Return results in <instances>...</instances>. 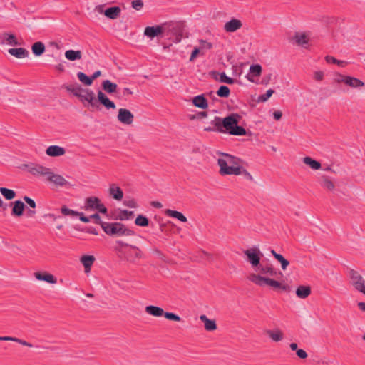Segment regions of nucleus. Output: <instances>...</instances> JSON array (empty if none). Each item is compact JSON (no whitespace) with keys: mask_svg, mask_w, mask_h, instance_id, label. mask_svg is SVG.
<instances>
[{"mask_svg":"<svg viewBox=\"0 0 365 365\" xmlns=\"http://www.w3.org/2000/svg\"><path fill=\"white\" fill-rule=\"evenodd\" d=\"M102 229L104 232L113 237H131L135 235L132 229L128 227L121 222H106L102 223Z\"/></svg>","mask_w":365,"mask_h":365,"instance_id":"obj_3","label":"nucleus"},{"mask_svg":"<svg viewBox=\"0 0 365 365\" xmlns=\"http://www.w3.org/2000/svg\"><path fill=\"white\" fill-rule=\"evenodd\" d=\"M241 116L238 113H233L224 118L215 116L210 124L217 127L218 133L242 136L245 135L247 132L243 127L238 125Z\"/></svg>","mask_w":365,"mask_h":365,"instance_id":"obj_1","label":"nucleus"},{"mask_svg":"<svg viewBox=\"0 0 365 365\" xmlns=\"http://www.w3.org/2000/svg\"><path fill=\"white\" fill-rule=\"evenodd\" d=\"M123 205L130 208H136L138 206L136 201L133 198H125Z\"/></svg>","mask_w":365,"mask_h":365,"instance_id":"obj_50","label":"nucleus"},{"mask_svg":"<svg viewBox=\"0 0 365 365\" xmlns=\"http://www.w3.org/2000/svg\"><path fill=\"white\" fill-rule=\"evenodd\" d=\"M134 215V212L133 211H128L127 210H120L119 214L115 216V220H119L121 221L128 220L133 218Z\"/></svg>","mask_w":365,"mask_h":365,"instance_id":"obj_40","label":"nucleus"},{"mask_svg":"<svg viewBox=\"0 0 365 365\" xmlns=\"http://www.w3.org/2000/svg\"><path fill=\"white\" fill-rule=\"evenodd\" d=\"M115 243L117 245L121 247H129L128 250L124 252V258L128 262L134 263L137 259H139L143 257V252L137 246L130 245L121 240H116Z\"/></svg>","mask_w":365,"mask_h":365,"instance_id":"obj_5","label":"nucleus"},{"mask_svg":"<svg viewBox=\"0 0 365 365\" xmlns=\"http://www.w3.org/2000/svg\"><path fill=\"white\" fill-rule=\"evenodd\" d=\"M314 78L317 81H322L324 78V73L322 71H315L314 73Z\"/></svg>","mask_w":365,"mask_h":365,"instance_id":"obj_61","label":"nucleus"},{"mask_svg":"<svg viewBox=\"0 0 365 365\" xmlns=\"http://www.w3.org/2000/svg\"><path fill=\"white\" fill-rule=\"evenodd\" d=\"M15 342H17L23 346H28V347H33V345L29 343V342H27L26 341H24V340H22V339H20L19 338H16V339H15Z\"/></svg>","mask_w":365,"mask_h":365,"instance_id":"obj_60","label":"nucleus"},{"mask_svg":"<svg viewBox=\"0 0 365 365\" xmlns=\"http://www.w3.org/2000/svg\"><path fill=\"white\" fill-rule=\"evenodd\" d=\"M247 279L249 281L260 287L269 285L275 289L279 288V287H281V283L279 282L278 281L265 277H262L259 274L255 273L250 274L247 277Z\"/></svg>","mask_w":365,"mask_h":365,"instance_id":"obj_7","label":"nucleus"},{"mask_svg":"<svg viewBox=\"0 0 365 365\" xmlns=\"http://www.w3.org/2000/svg\"><path fill=\"white\" fill-rule=\"evenodd\" d=\"M89 217H90V219L95 220V223L100 225L101 227H102V223H106V222H103L101 220V217L98 213L91 215Z\"/></svg>","mask_w":365,"mask_h":365,"instance_id":"obj_55","label":"nucleus"},{"mask_svg":"<svg viewBox=\"0 0 365 365\" xmlns=\"http://www.w3.org/2000/svg\"><path fill=\"white\" fill-rule=\"evenodd\" d=\"M0 192L7 200H11L16 197V192L13 190L9 188L1 187Z\"/></svg>","mask_w":365,"mask_h":365,"instance_id":"obj_44","label":"nucleus"},{"mask_svg":"<svg viewBox=\"0 0 365 365\" xmlns=\"http://www.w3.org/2000/svg\"><path fill=\"white\" fill-rule=\"evenodd\" d=\"M192 103L196 107L202 109H205L207 107V101L206 98L202 95L195 96L193 98Z\"/></svg>","mask_w":365,"mask_h":365,"instance_id":"obj_39","label":"nucleus"},{"mask_svg":"<svg viewBox=\"0 0 365 365\" xmlns=\"http://www.w3.org/2000/svg\"><path fill=\"white\" fill-rule=\"evenodd\" d=\"M77 76L78 80L86 86H91L93 83L92 78L91 77L87 76L83 72H78L77 73Z\"/></svg>","mask_w":365,"mask_h":365,"instance_id":"obj_46","label":"nucleus"},{"mask_svg":"<svg viewBox=\"0 0 365 365\" xmlns=\"http://www.w3.org/2000/svg\"><path fill=\"white\" fill-rule=\"evenodd\" d=\"M265 333L274 342L281 341L284 339V333L279 328L274 329H267L265 330Z\"/></svg>","mask_w":365,"mask_h":365,"instance_id":"obj_17","label":"nucleus"},{"mask_svg":"<svg viewBox=\"0 0 365 365\" xmlns=\"http://www.w3.org/2000/svg\"><path fill=\"white\" fill-rule=\"evenodd\" d=\"M11 205H13L11 215L16 217L21 216L25 209L24 203L21 200H16Z\"/></svg>","mask_w":365,"mask_h":365,"instance_id":"obj_20","label":"nucleus"},{"mask_svg":"<svg viewBox=\"0 0 365 365\" xmlns=\"http://www.w3.org/2000/svg\"><path fill=\"white\" fill-rule=\"evenodd\" d=\"M240 173L239 175H242L246 179L249 180H252L253 178L252 175L245 169H244L242 167L240 166Z\"/></svg>","mask_w":365,"mask_h":365,"instance_id":"obj_54","label":"nucleus"},{"mask_svg":"<svg viewBox=\"0 0 365 365\" xmlns=\"http://www.w3.org/2000/svg\"><path fill=\"white\" fill-rule=\"evenodd\" d=\"M199 53H200V48L197 47L194 48V49L191 53V56L190 57V61H194V59L197 57V56L198 55Z\"/></svg>","mask_w":365,"mask_h":365,"instance_id":"obj_59","label":"nucleus"},{"mask_svg":"<svg viewBox=\"0 0 365 365\" xmlns=\"http://www.w3.org/2000/svg\"><path fill=\"white\" fill-rule=\"evenodd\" d=\"M24 201H25V202H26V203H27V204H28V205H29L31 208H34H34H36V205L35 201H34L33 199H31V198H30V197H27V196H24Z\"/></svg>","mask_w":365,"mask_h":365,"instance_id":"obj_56","label":"nucleus"},{"mask_svg":"<svg viewBox=\"0 0 365 365\" xmlns=\"http://www.w3.org/2000/svg\"><path fill=\"white\" fill-rule=\"evenodd\" d=\"M86 211L98 210L99 212L103 214L107 213V208L101 202V200L97 197H90L85 200V204L83 207Z\"/></svg>","mask_w":365,"mask_h":365,"instance_id":"obj_9","label":"nucleus"},{"mask_svg":"<svg viewBox=\"0 0 365 365\" xmlns=\"http://www.w3.org/2000/svg\"><path fill=\"white\" fill-rule=\"evenodd\" d=\"M66 89L72 93L75 96L79 97V95L82 91V87L78 84H70L65 86Z\"/></svg>","mask_w":365,"mask_h":365,"instance_id":"obj_42","label":"nucleus"},{"mask_svg":"<svg viewBox=\"0 0 365 365\" xmlns=\"http://www.w3.org/2000/svg\"><path fill=\"white\" fill-rule=\"evenodd\" d=\"M78 216L79 217L80 220L83 222L86 223L90 222V217L85 216L82 212H79V215Z\"/></svg>","mask_w":365,"mask_h":365,"instance_id":"obj_62","label":"nucleus"},{"mask_svg":"<svg viewBox=\"0 0 365 365\" xmlns=\"http://www.w3.org/2000/svg\"><path fill=\"white\" fill-rule=\"evenodd\" d=\"M35 277L39 281H45L50 284H56L57 282L56 278L51 274L48 272H35Z\"/></svg>","mask_w":365,"mask_h":365,"instance_id":"obj_19","label":"nucleus"},{"mask_svg":"<svg viewBox=\"0 0 365 365\" xmlns=\"http://www.w3.org/2000/svg\"><path fill=\"white\" fill-rule=\"evenodd\" d=\"M8 52L17 58H26L29 55V52L24 48H9Z\"/></svg>","mask_w":365,"mask_h":365,"instance_id":"obj_23","label":"nucleus"},{"mask_svg":"<svg viewBox=\"0 0 365 365\" xmlns=\"http://www.w3.org/2000/svg\"><path fill=\"white\" fill-rule=\"evenodd\" d=\"M65 57L71 61L81 60L82 58V52L79 50H68L65 52Z\"/></svg>","mask_w":365,"mask_h":365,"instance_id":"obj_32","label":"nucleus"},{"mask_svg":"<svg viewBox=\"0 0 365 365\" xmlns=\"http://www.w3.org/2000/svg\"><path fill=\"white\" fill-rule=\"evenodd\" d=\"M4 37L5 43H8L11 46H18L19 43L17 41L16 38L13 34H9L8 33H4L1 34Z\"/></svg>","mask_w":365,"mask_h":365,"instance_id":"obj_43","label":"nucleus"},{"mask_svg":"<svg viewBox=\"0 0 365 365\" xmlns=\"http://www.w3.org/2000/svg\"><path fill=\"white\" fill-rule=\"evenodd\" d=\"M164 37H168L175 43H179L183 36L185 24L182 21H170L163 24Z\"/></svg>","mask_w":365,"mask_h":365,"instance_id":"obj_4","label":"nucleus"},{"mask_svg":"<svg viewBox=\"0 0 365 365\" xmlns=\"http://www.w3.org/2000/svg\"><path fill=\"white\" fill-rule=\"evenodd\" d=\"M342 81L347 86H349L352 88H360L364 86V83L360 79L351 77V76H345Z\"/></svg>","mask_w":365,"mask_h":365,"instance_id":"obj_21","label":"nucleus"},{"mask_svg":"<svg viewBox=\"0 0 365 365\" xmlns=\"http://www.w3.org/2000/svg\"><path fill=\"white\" fill-rule=\"evenodd\" d=\"M101 86L103 91L109 94L116 92L118 88L117 84L111 82L110 80H104Z\"/></svg>","mask_w":365,"mask_h":365,"instance_id":"obj_28","label":"nucleus"},{"mask_svg":"<svg viewBox=\"0 0 365 365\" xmlns=\"http://www.w3.org/2000/svg\"><path fill=\"white\" fill-rule=\"evenodd\" d=\"M164 30L163 24L155 26H147L144 30V35L150 38L159 36L164 37Z\"/></svg>","mask_w":365,"mask_h":365,"instance_id":"obj_13","label":"nucleus"},{"mask_svg":"<svg viewBox=\"0 0 365 365\" xmlns=\"http://www.w3.org/2000/svg\"><path fill=\"white\" fill-rule=\"evenodd\" d=\"M78 98L84 104L85 102H87L91 107L98 108L95 93L91 89L83 88Z\"/></svg>","mask_w":365,"mask_h":365,"instance_id":"obj_11","label":"nucleus"},{"mask_svg":"<svg viewBox=\"0 0 365 365\" xmlns=\"http://www.w3.org/2000/svg\"><path fill=\"white\" fill-rule=\"evenodd\" d=\"M145 311L148 314L157 317H162L164 314V310L161 307L153 305L145 307Z\"/></svg>","mask_w":365,"mask_h":365,"instance_id":"obj_25","label":"nucleus"},{"mask_svg":"<svg viewBox=\"0 0 365 365\" xmlns=\"http://www.w3.org/2000/svg\"><path fill=\"white\" fill-rule=\"evenodd\" d=\"M311 294V288L309 286L301 285L296 289V295L300 299H306Z\"/></svg>","mask_w":365,"mask_h":365,"instance_id":"obj_27","label":"nucleus"},{"mask_svg":"<svg viewBox=\"0 0 365 365\" xmlns=\"http://www.w3.org/2000/svg\"><path fill=\"white\" fill-rule=\"evenodd\" d=\"M222 158L217 160L220 166V173L222 175H239L240 166L238 158L226 153H222Z\"/></svg>","mask_w":365,"mask_h":365,"instance_id":"obj_2","label":"nucleus"},{"mask_svg":"<svg viewBox=\"0 0 365 365\" xmlns=\"http://www.w3.org/2000/svg\"><path fill=\"white\" fill-rule=\"evenodd\" d=\"M95 261V257L93 255H83L81 258V262L85 267V272H88L91 267Z\"/></svg>","mask_w":365,"mask_h":365,"instance_id":"obj_30","label":"nucleus"},{"mask_svg":"<svg viewBox=\"0 0 365 365\" xmlns=\"http://www.w3.org/2000/svg\"><path fill=\"white\" fill-rule=\"evenodd\" d=\"M247 262L253 268L257 267L260 264V255L262 253L259 248L254 247L244 250Z\"/></svg>","mask_w":365,"mask_h":365,"instance_id":"obj_10","label":"nucleus"},{"mask_svg":"<svg viewBox=\"0 0 365 365\" xmlns=\"http://www.w3.org/2000/svg\"><path fill=\"white\" fill-rule=\"evenodd\" d=\"M212 125V126L205 127L204 130L207 132H218L217 127L215 125Z\"/></svg>","mask_w":365,"mask_h":365,"instance_id":"obj_63","label":"nucleus"},{"mask_svg":"<svg viewBox=\"0 0 365 365\" xmlns=\"http://www.w3.org/2000/svg\"><path fill=\"white\" fill-rule=\"evenodd\" d=\"M230 93V88L226 86H221L217 91L218 96L222 98H227Z\"/></svg>","mask_w":365,"mask_h":365,"instance_id":"obj_48","label":"nucleus"},{"mask_svg":"<svg viewBox=\"0 0 365 365\" xmlns=\"http://www.w3.org/2000/svg\"><path fill=\"white\" fill-rule=\"evenodd\" d=\"M131 5L135 10L140 11L143 9L144 4L142 0H134L132 1Z\"/></svg>","mask_w":365,"mask_h":365,"instance_id":"obj_52","label":"nucleus"},{"mask_svg":"<svg viewBox=\"0 0 365 365\" xmlns=\"http://www.w3.org/2000/svg\"><path fill=\"white\" fill-rule=\"evenodd\" d=\"M31 50L35 56H41L45 52V45L41 41H37L31 46Z\"/></svg>","mask_w":365,"mask_h":365,"instance_id":"obj_38","label":"nucleus"},{"mask_svg":"<svg viewBox=\"0 0 365 365\" xmlns=\"http://www.w3.org/2000/svg\"><path fill=\"white\" fill-rule=\"evenodd\" d=\"M97 103L99 102L101 104L104 106L107 109H115V104L110 101L108 96L101 91H98L97 93Z\"/></svg>","mask_w":365,"mask_h":365,"instance_id":"obj_15","label":"nucleus"},{"mask_svg":"<svg viewBox=\"0 0 365 365\" xmlns=\"http://www.w3.org/2000/svg\"><path fill=\"white\" fill-rule=\"evenodd\" d=\"M212 76L215 80H218L222 83L232 84L235 82V79L227 76L225 72L220 73L217 72H213Z\"/></svg>","mask_w":365,"mask_h":365,"instance_id":"obj_31","label":"nucleus"},{"mask_svg":"<svg viewBox=\"0 0 365 365\" xmlns=\"http://www.w3.org/2000/svg\"><path fill=\"white\" fill-rule=\"evenodd\" d=\"M257 268L262 274H267L271 277H274L277 274L276 269L271 264L263 266L259 264Z\"/></svg>","mask_w":365,"mask_h":365,"instance_id":"obj_36","label":"nucleus"},{"mask_svg":"<svg viewBox=\"0 0 365 365\" xmlns=\"http://www.w3.org/2000/svg\"><path fill=\"white\" fill-rule=\"evenodd\" d=\"M46 153L51 157H58L63 155L66 153V150L58 145H51L47 148Z\"/></svg>","mask_w":365,"mask_h":365,"instance_id":"obj_18","label":"nucleus"},{"mask_svg":"<svg viewBox=\"0 0 365 365\" xmlns=\"http://www.w3.org/2000/svg\"><path fill=\"white\" fill-rule=\"evenodd\" d=\"M319 183L322 187L329 190H333L335 187L332 180L326 175H322L320 177Z\"/></svg>","mask_w":365,"mask_h":365,"instance_id":"obj_34","label":"nucleus"},{"mask_svg":"<svg viewBox=\"0 0 365 365\" xmlns=\"http://www.w3.org/2000/svg\"><path fill=\"white\" fill-rule=\"evenodd\" d=\"M200 319L202 322H204L205 329L207 331H212L217 329V325L215 320L208 319L205 315H201Z\"/></svg>","mask_w":365,"mask_h":365,"instance_id":"obj_29","label":"nucleus"},{"mask_svg":"<svg viewBox=\"0 0 365 365\" xmlns=\"http://www.w3.org/2000/svg\"><path fill=\"white\" fill-rule=\"evenodd\" d=\"M118 120L124 125H130L133 122V114L126 108H120L117 116Z\"/></svg>","mask_w":365,"mask_h":365,"instance_id":"obj_12","label":"nucleus"},{"mask_svg":"<svg viewBox=\"0 0 365 365\" xmlns=\"http://www.w3.org/2000/svg\"><path fill=\"white\" fill-rule=\"evenodd\" d=\"M21 168L26 169L29 173L34 176H46L48 177L51 174V169L39 164L28 163L23 164Z\"/></svg>","mask_w":365,"mask_h":365,"instance_id":"obj_8","label":"nucleus"},{"mask_svg":"<svg viewBox=\"0 0 365 365\" xmlns=\"http://www.w3.org/2000/svg\"><path fill=\"white\" fill-rule=\"evenodd\" d=\"M347 275L349 279V284L354 289L365 295V279L361 274L353 269H348Z\"/></svg>","mask_w":365,"mask_h":365,"instance_id":"obj_6","label":"nucleus"},{"mask_svg":"<svg viewBox=\"0 0 365 365\" xmlns=\"http://www.w3.org/2000/svg\"><path fill=\"white\" fill-rule=\"evenodd\" d=\"M302 160L304 164L309 166L313 170H316L321 168V163L319 161L312 159L311 157H304Z\"/></svg>","mask_w":365,"mask_h":365,"instance_id":"obj_41","label":"nucleus"},{"mask_svg":"<svg viewBox=\"0 0 365 365\" xmlns=\"http://www.w3.org/2000/svg\"><path fill=\"white\" fill-rule=\"evenodd\" d=\"M200 47L202 49H210L212 48V44L204 40L200 41Z\"/></svg>","mask_w":365,"mask_h":365,"instance_id":"obj_57","label":"nucleus"},{"mask_svg":"<svg viewBox=\"0 0 365 365\" xmlns=\"http://www.w3.org/2000/svg\"><path fill=\"white\" fill-rule=\"evenodd\" d=\"M47 180L57 186L66 187L70 186L69 182L61 175L55 174L51 170V174H48Z\"/></svg>","mask_w":365,"mask_h":365,"instance_id":"obj_14","label":"nucleus"},{"mask_svg":"<svg viewBox=\"0 0 365 365\" xmlns=\"http://www.w3.org/2000/svg\"><path fill=\"white\" fill-rule=\"evenodd\" d=\"M262 73V66L259 64L252 65L250 67V73L247 75V79L251 82H255L254 77H258Z\"/></svg>","mask_w":365,"mask_h":365,"instance_id":"obj_22","label":"nucleus"},{"mask_svg":"<svg viewBox=\"0 0 365 365\" xmlns=\"http://www.w3.org/2000/svg\"><path fill=\"white\" fill-rule=\"evenodd\" d=\"M61 213L65 216H72L77 217L79 215V212L73 210L68 208L66 206H63L61 209Z\"/></svg>","mask_w":365,"mask_h":365,"instance_id":"obj_49","label":"nucleus"},{"mask_svg":"<svg viewBox=\"0 0 365 365\" xmlns=\"http://www.w3.org/2000/svg\"><path fill=\"white\" fill-rule=\"evenodd\" d=\"M109 194L113 197V198L117 200H121L123 197V192L122 190L114 184L110 186Z\"/></svg>","mask_w":365,"mask_h":365,"instance_id":"obj_26","label":"nucleus"},{"mask_svg":"<svg viewBox=\"0 0 365 365\" xmlns=\"http://www.w3.org/2000/svg\"><path fill=\"white\" fill-rule=\"evenodd\" d=\"M273 93H274V91L272 89L267 90L264 94H263L259 97V101H261V102L267 101L269 98V97L273 94Z\"/></svg>","mask_w":365,"mask_h":365,"instance_id":"obj_53","label":"nucleus"},{"mask_svg":"<svg viewBox=\"0 0 365 365\" xmlns=\"http://www.w3.org/2000/svg\"><path fill=\"white\" fill-rule=\"evenodd\" d=\"M271 253L274 256V257L281 264V267L282 270H286L288 265L289 264V262L281 254H278L274 250H271Z\"/></svg>","mask_w":365,"mask_h":365,"instance_id":"obj_37","label":"nucleus"},{"mask_svg":"<svg viewBox=\"0 0 365 365\" xmlns=\"http://www.w3.org/2000/svg\"><path fill=\"white\" fill-rule=\"evenodd\" d=\"M274 118L277 120H279L281 119L282 116V113L281 111H275L273 113Z\"/></svg>","mask_w":365,"mask_h":365,"instance_id":"obj_64","label":"nucleus"},{"mask_svg":"<svg viewBox=\"0 0 365 365\" xmlns=\"http://www.w3.org/2000/svg\"><path fill=\"white\" fill-rule=\"evenodd\" d=\"M325 60L329 63L337 64L338 66H339L341 67H344L345 66L347 65V62H346L344 61L337 60L336 58H335L334 57L331 56H327L325 57Z\"/></svg>","mask_w":365,"mask_h":365,"instance_id":"obj_47","label":"nucleus"},{"mask_svg":"<svg viewBox=\"0 0 365 365\" xmlns=\"http://www.w3.org/2000/svg\"><path fill=\"white\" fill-rule=\"evenodd\" d=\"M242 26V23L240 20L237 19H232L230 21L226 22L224 25V29L227 32H235Z\"/></svg>","mask_w":365,"mask_h":365,"instance_id":"obj_16","label":"nucleus"},{"mask_svg":"<svg viewBox=\"0 0 365 365\" xmlns=\"http://www.w3.org/2000/svg\"><path fill=\"white\" fill-rule=\"evenodd\" d=\"M293 39L298 46H301L304 48H306V45H307L309 42V38L304 33H296Z\"/></svg>","mask_w":365,"mask_h":365,"instance_id":"obj_24","label":"nucleus"},{"mask_svg":"<svg viewBox=\"0 0 365 365\" xmlns=\"http://www.w3.org/2000/svg\"><path fill=\"white\" fill-rule=\"evenodd\" d=\"M296 354L297 355V356L302 359H304L307 357V353L303 350V349H297L296 351Z\"/></svg>","mask_w":365,"mask_h":365,"instance_id":"obj_58","label":"nucleus"},{"mask_svg":"<svg viewBox=\"0 0 365 365\" xmlns=\"http://www.w3.org/2000/svg\"><path fill=\"white\" fill-rule=\"evenodd\" d=\"M135 224L140 227H147L149 225V220L143 215H138L135 218Z\"/></svg>","mask_w":365,"mask_h":365,"instance_id":"obj_45","label":"nucleus"},{"mask_svg":"<svg viewBox=\"0 0 365 365\" xmlns=\"http://www.w3.org/2000/svg\"><path fill=\"white\" fill-rule=\"evenodd\" d=\"M163 315L166 319H168L169 320L175 321V322H180L181 320V318L178 315H177L173 312H164Z\"/></svg>","mask_w":365,"mask_h":365,"instance_id":"obj_51","label":"nucleus"},{"mask_svg":"<svg viewBox=\"0 0 365 365\" xmlns=\"http://www.w3.org/2000/svg\"><path fill=\"white\" fill-rule=\"evenodd\" d=\"M165 214L167 216L176 218L182 222H186L187 221V217L182 213H181L180 212L176 211V210H172L170 209H167L165 210Z\"/></svg>","mask_w":365,"mask_h":365,"instance_id":"obj_35","label":"nucleus"},{"mask_svg":"<svg viewBox=\"0 0 365 365\" xmlns=\"http://www.w3.org/2000/svg\"><path fill=\"white\" fill-rule=\"evenodd\" d=\"M120 9L118 6H113L107 9L104 11V14L106 17L110 19H117L120 14Z\"/></svg>","mask_w":365,"mask_h":365,"instance_id":"obj_33","label":"nucleus"}]
</instances>
